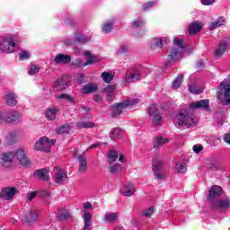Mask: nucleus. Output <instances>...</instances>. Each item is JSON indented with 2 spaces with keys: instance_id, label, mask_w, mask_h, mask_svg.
<instances>
[{
  "instance_id": "19",
  "label": "nucleus",
  "mask_w": 230,
  "mask_h": 230,
  "mask_svg": "<svg viewBox=\"0 0 230 230\" xmlns=\"http://www.w3.org/2000/svg\"><path fill=\"white\" fill-rule=\"evenodd\" d=\"M227 49H229V43L226 40H221L215 50L216 57H220L221 55H224L225 51H226Z\"/></svg>"
},
{
  "instance_id": "17",
  "label": "nucleus",
  "mask_w": 230,
  "mask_h": 230,
  "mask_svg": "<svg viewBox=\"0 0 230 230\" xmlns=\"http://www.w3.org/2000/svg\"><path fill=\"white\" fill-rule=\"evenodd\" d=\"M71 62V56L66 54H58L54 58L56 66H64V64H69Z\"/></svg>"
},
{
  "instance_id": "6",
  "label": "nucleus",
  "mask_w": 230,
  "mask_h": 230,
  "mask_svg": "<svg viewBox=\"0 0 230 230\" xmlns=\"http://www.w3.org/2000/svg\"><path fill=\"white\" fill-rule=\"evenodd\" d=\"M174 44L175 46H178L180 49L171 48L168 50V58L167 62L168 64H173L175 60L179 58V54L182 49H184V45H182V40L174 39Z\"/></svg>"
},
{
  "instance_id": "4",
  "label": "nucleus",
  "mask_w": 230,
  "mask_h": 230,
  "mask_svg": "<svg viewBox=\"0 0 230 230\" xmlns=\"http://www.w3.org/2000/svg\"><path fill=\"white\" fill-rule=\"evenodd\" d=\"M152 163V170L155 179H157V181H163L164 179V172H163V164H164L163 155L159 153L155 154Z\"/></svg>"
},
{
  "instance_id": "51",
  "label": "nucleus",
  "mask_w": 230,
  "mask_h": 230,
  "mask_svg": "<svg viewBox=\"0 0 230 230\" xmlns=\"http://www.w3.org/2000/svg\"><path fill=\"white\" fill-rule=\"evenodd\" d=\"M40 199H49L51 197V192L48 190H40Z\"/></svg>"
},
{
  "instance_id": "29",
  "label": "nucleus",
  "mask_w": 230,
  "mask_h": 230,
  "mask_svg": "<svg viewBox=\"0 0 230 230\" xmlns=\"http://www.w3.org/2000/svg\"><path fill=\"white\" fill-rule=\"evenodd\" d=\"M138 80H139V72L134 71L133 73L128 75L125 77L124 82L125 84H128L132 82H137Z\"/></svg>"
},
{
  "instance_id": "63",
  "label": "nucleus",
  "mask_w": 230,
  "mask_h": 230,
  "mask_svg": "<svg viewBox=\"0 0 230 230\" xmlns=\"http://www.w3.org/2000/svg\"><path fill=\"white\" fill-rule=\"evenodd\" d=\"M224 141L225 143H227V145H230V134H225L224 136Z\"/></svg>"
},
{
  "instance_id": "49",
  "label": "nucleus",
  "mask_w": 230,
  "mask_h": 230,
  "mask_svg": "<svg viewBox=\"0 0 230 230\" xmlns=\"http://www.w3.org/2000/svg\"><path fill=\"white\" fill-rule=\"evenodd\" d=\"M58 98L59 100H66V102H69V103H73L75 102V99L71 95L67 94H60Z\"/></svg>"
},
{
  "instance_id": "33",
  "label": "nucleus",
  "mask_w": 230,
  "mask_h": 230,
  "mask_svg": "<svg viewBox=\"0 0 230 230\" xmlns=\"http://www.w3.org/2000/svg\"><path fill=\"white\" fill-rule=\"evenodd\" d=\"M170 141L168 138H164L163 137H157L155 138L154 142V148H159L160 146H164V145H166Z\"/></svg>"
},
{
  "instance_id": "3",
  "label": "nucleus",
  "mask_w": 230,
  "mask_h": 230,
  "mask_svg": "<svg viewBox=\"0 0 230 230\" xmlns=\"http://www.w3.org/2000/svg\"><path fill=\"white\" fill-rule=\"evenodd\" d=\"M217 89H219L217 94V100H221L222 105H230V79H225Z\"/></svg>"
},
{
  "instance_id": "55",
  "label": "nucleus",
  "mask_w": 230,
  "mask_h": 230,
  "mask_svg": "<svg viewBox=\"0 0 230 230\" xmlns=\"http://www.w3.org/2000/svg\"><path fill=\"white\" fill-rule=\"evenodd\" d=\"M76 82L77 84H85V75L82 74L77 75Z\"/></svg>"
},
{
  "instance_id": "28",
  "label": "nucleus",
  "mask_w": 230,
  "mask_h": 230,
  "mask_svg": "<svg viewBox=\"0 0 230 230\" xmlns=\"http://www.w3.org/2000/svg\"><path fill=\"white\" fill-rule=\"evenodd\" d=\"M5 101L9 107H13V105H17V95H15V93H9L5 95Z\"/></svg>"
},
{
  "instance_id": "1",
  "label": "nucleus",
  "mask_w": 230,
  "mask_h": 230,
  "mask_svg": "<svg viewBox=\"0 0 230 230\" xmlns=\"http://www.w3.org/2000/svg\"><path fill=\"white\" fill-rule=\"evenodd\" d=\"M19 44H21L19 34H7L0 42V50L3 53H13L19 48Z\"/></svg>"
},
{
  "instance_id": "50",
  "label": "nucleus",
  "mask_w": 230,
  "mask_h": 230,
  "mask_svg": "<svg viewBox=\"0 0 230 230\" xmlns=\"http://www.w3.org/2000/svg\"><path fill=\"white\" fill-rule=\"evenodd\" d=\"M110 172L111 173H118V172H121V164H115L110 167Z\"/></svg>"
},
{
  "instance_id": "42",
  "label": "nucleus",
  "mask_w": 230,
  "mask_h": 230,
  "mask_svg": "<svg viewBox=\"0 0 230 230\" xmlns=\"http://www.w3.org/2000/svg\"><path fill=\"white\" fill-rule=\"evenodd\" d=\"M187 170L188 169L186 167V164H181V163L176 164V166H175L176 173H186Z\"/></svg>"
},
{
  "instance_id": "64",
  "label": "nucleus",
  "mask_w": 230,
  "mask_h": 230,
  "mask_svg": "<svg viewBox=\"0 0 230 230\" xmlns=\"http://www.w3.org/2000/svg\"><path fill=\"white\" fill-rule=\"evenodd\" d=\"M9 138L11 141H13V142L17 141V134H15V133L11 134L9 136Z\"/></svg>"
},
{
  "instance_id": "60",
  "label": "nucleus",
  "mask_w": 230,
  "mask_h": 230,
  "mask_svg": "<svg viewBox=\"0 0 230 230\" xmlns=\"http://www.w3.org/2000/svg\"><path fill=\"white\" fill-rule=\"evenodd\" d=\"M94 102H96V103H102V102H103V97H102V95H94L93 97Z\"/></svg>"
},
{
  "instance_id": "24",
  "label": "nucleus",
  "mask_w": 230,
  "mask_h": 230,
  "mask_svg": "<svg viewBox=\"0 0 230 230\" xmlns=\"http://www.w3.org/2000/svg\"><path fill=\"white\" fill-rule=\"evenodd\" d=\"M84 227V230H91V226H93V222H91V218H93V215L87 211H84L83 215Z\"/></svg>"
},
{
  "instance_id": "47",
  "label": "nucleus",
  "mask_w": 230,
  "mask_h": 230,
  "mask_svg": "<svg viewBox=\"0 0 230 230\" xmlns=\"http://www.w3.org/2000/svg\"><path fill=\"white\" fill-rule=\"evenodd\" d=\"M152 118V121L155 125H159V123L163 121V117H161V114L159 113L153 115Z\"/></svg>"
},
{
  "instance_id": "20",
  "label": "nucleus",
  "mask_w": 230,
  "mask_h": 230,
  "mask_svg": "<svg viewBox=\"0 0 230 230\" xmlns=\"http://www.w3.org/2000/svg\"><path fill=\"white\" fill-rule=\"evenodd\" d=\"M96 91H98V84L94 83H90L88 84H85L81 89L82 94H92L93 93H96Z\"/></svg>"
},
{
  "instance_id": "38",
  "label": "nucleus",
  "mask_w": 230,
  "mask_h": 230,
  "mask_svg": "<svg viewBox=\"0 0 230 230\" xmlns=\"http://www.w3.org/2000/svg\"><path fill=\"white\" fill-rule=\"evenodd\" d=\"M77 128H93L94 124L91 121H79L76 122Z\"/></svg>"
},
{
  "instance_id": "61",
  "label": "nucleus",
  "mask_w": 230,
  "mask_h": 230,
  "mask_svg": "<svg viewBox=\"0 0 230 230\" xmlns=\"http://www.w3.org/2000/svg\"><path fill=\"white\" fill-rule=\"evenodd\" d=\"M36 196H37V192H29L27 194V199L28 200H33V199H35Z\"/></svg>"
},
{
  "instance_id": "35",
  "label": "nucleus",
  "mask_w": 230,
  "mask_h": 230,
  "mask_svg": "<svg viewBox=\"0 0 230 230\" xmlns=\"http://www.w3.org/2000/svg\"><path fill=\"white\" fill-rule=\"evenodd\" d=\"M168 44V38L164 37V38H160V39H155L154 41V46L155 48H163V46Z\"/></svg>"
},
{
  "instance_id": "44",
  "label": "nucleus",
  "mask_w": 230,
  "mask_h": 230,
  "mask_svg": "<svg viewBox=\"0 0 230 230\" xmlns=\"http://www.w3.org/2000/svg\"><path fill=\"white\" fill-rule=\"evenodd\" d=\"M148 114L149 116H155V114H159V109L157 108V106L155 104H152L150 107H149V110H148Z\"/></svg>"
},
{
  "instance_id": "8",
  "label": "nucleus",
  "mask_w": 230,
  "mask_h": 230,
  "mask_svg": "<svg viewBox=\"0 0 230 230\" xmlns=\"http://www.w3.org/2000/svg\"><path fill=\"white\" fill-rule=\"evenodd\" d=\"M137 103H139V101L137 99L127 100L123 102L117 103L112 106L111 116L113 118H116V116H119V114L123 112V109L130 107V105H136Z\"/></svg>"
},
{
  "instance_id": "43",
  "label": "nucleus",
  "mask_w": 230,
  "mask_h": 230,
  "mask_svg": "<svg viewBox=\"0 0 230 230\" xmlns=\"http://www.w3.org/2000/svg\"><path fill=\"white\" fill-rule=\"evenodd\" d=\"M40 71V67L37 65H31V68L28 71V75H37Z\"/></svg>"
},
{
  "instance_id": "21",
  "label": "nucleus",
  "mask_w": 230,
  "mask_h": 230,
  "mask_svg": "<svg viewBox=\"0 0 230 230\" xmlns=\"http://www.w3.org/2000/svg\"><path fill=\"white\" fill-rule=\"evenodd\" d=\"M226 25V18L223 16L218 17L216 21L211 22L208 30L210 31H213L214 30H217V28H220V26H225Z\"/></svg>"
},
{
  "instance_id": "23",
  "label": "nucleus",
  "mask_w": 230,
  "mask_h": 230,
  "mask_svg": "<svg viewBox=\"0 0 230 230\" xmlns=\"http://www.w3.org/2000/svg\"><path fill=\"white\" fill-rule=\"evenodd\" d=\"M58 114V110L55 107L49 108L45 112V116L47 119H49V121H55V119H57Z\"/></svg>"
},
{
  "instance_id": "16",
  "label": "nucleus",
  "mask_w": 230,
  "mask_h": 230,
  "mask_svg": "<svg viewBox=\"0 0 230 230\" xmlns=\"http://www.w3.org/2000/svg\"><path fill=\"white\" fill-rule=\"evenodd\" d=\"M120 193H122L123 197H132V195L136 193V187L134 186V183H125L120 189Z\"/></svg>"
},
{
  "instance_id": "62",
  "label": "nucleus",
  "mask_w": 230,
  "mask_h": 230,
  "mask_svg": "<svg viewBox=\"0 0 230 230\" xmlns=\"http://www.w3.org/2000/svg\"><path fill=\"white\" fill-rule=\"evenodd\" d=\"M84 209H92L93 208V204L91 202L87 201L84 204Z\"/></svg>"
},
{
  "instance_id": "25",
  "label": "nucleus",
  "mask_w": 230,
  "mask_h": 230,
  "mask_svg": "<svg viewBox=\"0 0 230 230\" xmlns=\"http://www.w3.org/2000/svg\"><path fill=\"white\" fill-rule=\"evenodd\" d=\"M202 22H194L189 26V33L190 35H195L198 33L199 30H202Z\"/></svg>"
},
{
  "instance_id": "2",
  "label": "nucleus",
  "mask_w": 230,
  "mask_h": 230,
  "mask_svg": "<svg viewBox=\"0 0 230 230\" xmlns=\"http://www.w3.org/2000/svg\"><path fill=\"white\" fill-rule=\"evenodd\" d=\"M174 123L178 128H184L185 127L190 128V127H195V125H197V119L195 116L190 115L188 111L183 110L176 115Z\"/></svg>"
},
{
  "instance_id": "12",
  "label": "nucleus",
  "mask_w": 230,
  "mask_h": 230,
  "mask_svg": "<svg viewBox=\"0 0 230 230\" xmlns=\"http://www.w3.org/2000/svg\"><path fill=\"white\" fill-rule=\"evenodd\" d=\"M19 193V190L15 187H5L0 191V199L4 200H12Z\"/></svg>"
},
{
  "instance_id": "13",
  "label": "nucleus",
  "mask_w": 230,
  "mask_h": 230,
  "mask_svg": "<svg viewBox=\"0 0 230 230\" xmlns=\"http://www.w3.org/2000/svg\"><path fill=\"white\" fill-rule=\"evenodd\" d=\"M210 205L213 209H217V211L224 212L229 209L230 200L228 199H217V200L212 201Z\"/></svg>"
},
{
  "instance_id": "14",
  "label": "nucleus",
  "mask_w": 230,
  "mask_h": 230,
  "mask_svg": "<svg viewBox=\"0 0 230 230\" xmlns=\"http://www.w3.org/2000/svg\"><path fill=\"white\" fill-rule=\"evenodd\" d=\"M69 82H71L69 75L59 77L53 84L54 91H65V89L67 88Z\"/></svg>"
},
{
  "instance_id": "27",
  "label": "nucleus",
  "mask_w": 230,
  "mask_h": 230,
  "mask_svg": "<svg viewBox=\"0 0 230 230\" xmlns=\"http://www.w3.org/2000/svg\"><path fill=\"white\" fill-rule=\"evenodd\" d=\"M116 91V86L110 84L103 89V92L106 93V100L111 102L114 98V92Z\"/></svg>"
},
{
  "instance_id": "30",
  "label": "nucleus",
  "mask_w": 230,
  "mask_h": 230,
  "mask_svg": "<svg viewBox=\"0 0 230 230\" xmlns=\"http://www.w3.org/2000/svg\"><path fill=\"white\" fill-rule=\"evenodd\" d=\"M58 217L59 220H67V218L71 217V213L67 208H59L58 211Z\"/></svg>"
},
{
  "instance_id": "37",
  "label": "nucleus",
  "mask_w": 230,
  "mask_h": 230,
  "mask_svg": "<svg viewBox=\"0 0 230 230\" xmlns=\"http://www.w3.org/2000/svg\"><path fill=\"white\" fill-rule=\"evenodd\" d=\"M69 130H71V127L69 124L63 125L56 129L57 134L63 135V134H69Z\"/></svg>"
},
{
  "instance_id": "53",
  "label": "nucleus",
  "mask_w": 230,
  "mask_h": 230,
  "mask_svg": "<svg viewBox=\"0 0 230 230\" xmlns=\"http://www.w3.org/2000/svg\"><path fill=\"white\" fill-rule=\"evenodd\" d=\"M155 4H156L155 1L148 2L147 4L142 5V8L144 12H146V10H150L152 6H155Z\"/></svg>"
},
{
  "instance_id": "32",
  "label": "nucleus",
  "mask_w": 230,
  "mask_h": 230,
  "mask_svg": "<svg viewBox=\"0 0 230 230\" xmlns=\"http://www.w3.org/2000/svg\"><path fill=\"white\" fill-rule=\"evenodd\" d=\"M36 176L41 179V181H49V172L47 169L38 170Z\"/></svg>"
},
{
  "instance_id": "10",
  "label": "nucleus",
  "mask_w": 230,
  "mask_h": 230,
  "mask_svg": "<svg viewBox=\"0 0 230 230\" xmlns=\"http://www.w3.org/2000/svg\"><path fill=\"white\" fill-rule=\"evenodd\" d=\"M13 159H15L14 152L4 153L0 155V166L2 168H12L13 165Z\"/></svg>"
},
{
  "instance_id": "48",
  "label": "nucleus",
  "mask_w": 230,
  "mask_h": 230,
  "mask_svg": "<svg viewBox=\"0 0 230 230\" xmlns=\"http://www.w3.org/2000/svg\"><path fill=\"white\" fill-rule=\"evenodd\" d=\"M19 57H20V60H28V58H30V52L26 50H22L19 53Z\"/></svg>"
},
{
  "instance_id": "45",
  "label": "nucleus",
  "mask_w": 230,
  "mask_h": 230,
  "mask_svg": "<svg viewBox=\"0 0 230 230\" xmlns=\"http://www.w3.org/2000/svg\"><path fill=\"white\" fill-rule=\"evenodd\" d=\"M118 159V154H116V151H111L108 155V162L111 164L114 163Z\"/></svg>"
},
{
  "instance_id": "46",
  "label": "nucleus",
  "mask_w": 230,
  "mask_h": 230,
  "mask_svg": "<svg viewBox=\"0 0 230 230\" xmlns=\"http://www.w3.org/2000/svg\"><path fill=\"white\" fill-rule=\"evenodd\" d=\"M154 208H149L147 209H145L142 211V217H146L147 218H150V217H152V215H154Z\"/></svg>"
},
{
  "instance_id": "18",
  "label": "nucleus",
  "mask_w": 230,
  "mask_h": 230,
  "mask_svg": "<svg viewBox=\"0 0 230 230\" xmlns=\"http://www.w3.org/2000/svg\"><path fill=\"white\" fill-rule=\"evenodd\" d=\"M209 107V100H200L190 104V109L193 111H197V109H208Z\"/></svg>"
},
{
  "instance_id": "11",
  "label": "nucleus",
  "mask_w": 230,
  "mask_h": 230,
  "mask_svg": "<svg viewBox=\"0 0 230 230\" xmlns=\"http://www.w3.org/2000/svg\"><path fill=\"white\" fill-rule=\"evenodd\" d=\"M67 181V172L60 167H54V181L56 184H64Z\"/></svg>"
},
{
  "instance_id": "40",
  "label": "nucleus",
  "mask_w": 230,
  "mask_h": 230,
  "mask_svg": "<svg viewBox=\"0 0 230 230\" xmlns=\"http://www.w3.org/2000/svg\"><path fill=\"white\" fill-rule=\"evenodd\" d=\"M113 24H114V21L113 20H111L110 22H106L102 25V31L104 33H111V31H112Z\"/></svg>"
},
{
  "instance_id": "7",
  "label": "nucleus",
  "mask_w": 230,
  "mask_h": 230,
  "mask_svg": "<svg viewBox=\"0 0 230 230\" xmlns=\"http://www.w3.org/2000/svg\"><path fill=\"white\" fill-rule=\"evenodd\" d=\"M14 157H16L19 164H21V166H23V168H30L31 166V159L28 157V155L26 154V149L22 147L16 149V151L14 152Z\"/></svg>"
},
{
  "instance_id": "34",
  "label": "nucleus",
  "mask_w": 230,
  "mask_h": 230,
  "mask_svg": "<svg viewBox=\"0 0 230 230\" xmlns=\"http://www.w3.org/2000/svg\"><path fill=\"white\" fill-rule=\"evenodd\" d=\"M39 218V214L37 211H30L26 216H25V222L27 224H31V222H35Z\"/></svg>"
},
{
  "instance_id": "22",
  "label": "nucleus",
  "mask_w": 230,
  "mask_h": 230,
  "mask_svg": "<svg viewBox=\"0 0 230 230\" xmlns=\"http://www.w3.org/2000/svg\"><path fill=\"white\" fill-rule=\"evenodd\" d=\"M119 218V213L118 212H107L104 216V222H107L108 224H113V222H116Z\"/></svg>"
},
{
  "instance_id": "56",
  "label": "nucleus",
  "mask_w": 230,
  "mask_h": 230,
  "mask_svg": "<svg viewBox=\"0 0 230 230\" xmlns=\"http://www.w3.org/2000/svg\"><path fill=\"white\" fill-rule=\"evenodd\" d=\"M127 51H128V47L122 45L118 50V55H124V53H127Z\"/></svg>"
},
{
  "instance_id": "5",
  "label": "nucleus",
  "mask_w": 230,
  "mask_h": 230,
  "mask_svg": "<svg viewBox=\"0 0 230 230\" xmlns=\"http://www.w3.org/2000/svg\"><path fill=\"white\" fill-rule=\"evenodd\" d=\"M57 140L49 139L47 137H41L34 145V150L46 153L51 152V146H55Z\"/></svg>"
},
{
  "instance_id": "9",
  "label": "nucleus",
  "mask_w": 230,
  "mask_h": 230,
  "mask_svg": "<svg viewBox=\"0 0 230 230\" xmlns=\"http://www.w3.org/2000/svg\"><path fill=\"white\" fill-rule=\"evenodd\" d=\"M0 119L6 121V123H19L21 121V113L19 111H2L0 112Z\"/></svg>"
},
{
  "instance_id": "57",
  "label": "nucleus",
  "mask_w": 230,
  "mask_h": 230,
  "mask_svg": "<svg viewBox=\"0 0 230 230\" xmlns=\"http://www.w3.org/2000/svg\"><path fill=\"white\" fill-rule=\"evenodd\" d=\"M189 91H190L192 94H200V93H202V90H197V88H195V86H190V87H189Z\"/></svg>"
},
{
  "instance_id": "36",
  "label": "nucleus",
  "mask_w": 230,
  "mask_h": 230,
  "mask_svg": "<svg viewBox=\"0 0 230 230\" xmlns=\"http://www.w3.org/2000/svg\"><path fill=\"white\" fill-rule=\"evenodd\" d=\"M101 78H102V80L105 84H111V82H112V80H114V75H112L109 72H102Z\"/></svg>"
},
{
  "instance_id": "31",
  "label": "nucleus",
  "mask_w": 230,
  "mask_h": 230,
  "mask_svg": "<svg viewBox=\"0 0 230 230\" xmlns=\"http://www.w3.org/2000/svg\"><path fill=\"white\" fill-rule=\"evenodd\" d=\"M84 55H85V57H88V59L83 65L84 67H85L87 66H92V64H96V62H98V59L96 58V56L91 55L90 51H85Z\"/></svg>"
},
{
  "instance_id": "52",
  "label": "nucleus",
  "mask_w": 230,
  "mask_h": 230,
  "mask_svg": "<svg viewBox=\"0 0 230 230\" xmlns=\"http://www.w3.org/2000/svg\"><path fill=\"white\" fill-rule=\"evenodd\" d=\"M143 24H145V21H143L142 19H138L133 22L132 26L133 28H141Z\"/></svg>"
},
{
  "instance_id": "26",
  "label": "nucleus",
  "mask_w": 230,
  "mask_h": 230,
  "mask_svg": "<svg viewBox=\"0 0 230 230\" xmlns=\"http://www.w3.org/2000/svg\"><path fill=\"white\" fill-rule=\"evenodd\" d=\"M77 160L79 162V172L84 173L87 170V158L81 155L77 157Z\"/></svg>"
},
{
  "instance_id": "41",
  "label": "nucleus",
  "mask_w": 230,
  "mask_h": 230,
  "mask_svg": "<svg viewBox=\"0 0 230 230\" xmlns=\"http://www.w3.org/2000/svg\"><path fill=\"white\" fill-rule=\"evenodd\" d=\"M122 131L119 128H114L110 135L111 139H119L121 137Z\"/></svg>"
},
{
  "instance_id": "58",
  "label": "nucleus",
  "mask_w": 230,
  "mask_h": 230,
  "mask_svg": "<svg viewBox=\"0 0 230 230\" xmlns=\"http://www.w3.org/2000/svg\"><path fill=\"white\" fill-rule=\"evenodd\" d=\"M204 147H202V146L200 145H195L193 146L192 147V150L196 153V154H199V152H202Z\"/></svg>"
},
{
  "instance_id": "54",
  "label": "nucleus",
  "mask_w": 230,
  "mask_h": 230,
  "mask_svg": "<svg viewBox=\"0 0 230 230\" xmlns=\"http://www.w3.org/2000/svg\"><path fill=\"white\" fill-rule=\"evenodd\" d=\"M76 40L79 42H89V40H91V38H89L88 36L79 35L76 37Z\"/></svg>"
},
{
  "instance_id": "39",
  "label": "nucleus",
  "mask_w": 230,
  "mask_h": 230,
  "mask_svg": "<svg viewBox=\"0 0 230 230\" xmlns=\"http://www.w3.org/2000/svg\"><path fill=\"white\" fill-rule=\"evenodd\" d=\"M183 78L184 75L180 74L172 82V89H179V87H181V84H182Z\"/></svg>"
},
{
  "instance_id": "59",
  "label": "nucleus",
  "mask_w": 230,
  "mask_h": 230,
  "mask_svg": "<svg viewBox=\"0 0 230 230\" xmlns=\"http://www.w3.org/2000/svg\"><path fill=\"white\" fill-rule=\"evenodd\" d=\"M215 3V0H201V4H204V6H209Z\"/></svg>"
},
{
  "instance_id": "15",
  "label": "nucleus",
  "mask_w": 230,
  "mask_h": 230,
  "mask_svg": "<svg viewBox=\"0 0 230 230\" xmlns=\"http://www.w3.org/2000/svg\"><path fill=\"white\" fill-rule=\"evenodd\" d=\"M220 195H222V187L213 185L208 191V196L207 199L211 204V202H215L217 197H220Z\"/></svg>"
}]
</instances>
